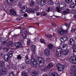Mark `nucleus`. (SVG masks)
<instances>
[{
	"instance_id": "a878e982",
	"label": "nucleus",
	"mask_w": 76,
	"mask_h": 76,
	"mask_svg": "<svg viewBox=\"0 0 76 76\" xmlns=\"http://www.w3.org/2000/svg\"><path fill=\"white\" fill-rule=\"evenodd\" d=\"M30 5L31 7H32V6H35V5H36V4L35 3L34 1H31V3L30 4Z\"/></svg>"
},
{
	"instance_id": "58836bf2",
	"label": "nucleus",
	"mask_w": 76,
	"mask_h": 76,
	"mask_svg": "<svg viewBox=\"0 0 76 76\" xmlns=\"http://www.w3.org/2000/svg\"><path fill=\"white\" fill-rule=\"evenodd\" d=\"M22 19V17L20 16H17V20L18 21H19V20H20Z\"/></svg>"
},
{
	"instance_id": "c85d7f7f",
	"label": "nucleus",
	"mask_w": 76,
	"mask_h": 76,
	"mask_svg": "<svg viewBox=\"0 0 76 76\" xmlns=\"http://www.w3.org/2000/svg\"><path fill=\"white\" fill-rule=\"evenodd\" d=\"M45 1H46V0H42L41 4L42 6H44L45 4Z\"/></svg>"
},
{
	"instance_id": "bf43d9fd",
	"label": "nucleus",
	"mask_w": 76,
	"mask_h": 76,
	"mask_svg": "<svg viewBox=\"0 0 76 76\" xmlns=\"http://www.w3.org/2000/svg\"><path fill=\"white\" fill-rule=\"evenodd\" d=\"M52 41H55L56 40V38H55V37H53L52 38Z\"/></svg>"
},
{
	"instance_id": "f8f14e48",
	"label": "nucleus",
	"mask_w": 76,
	"mask_h": 76,
	"mask_svg": "<svg viewBox=\"0 0 76 76\" xmlns=\"http://www.w3.org/2000/svg\"><path fill=\"white\" fill-rule=\"evenodd\" d=\"M10 58V57L7 54H5L4 57V60L7 62L9 61Z\"/></svg>"
},
{
	"instance_id": "6e6d98bb",
	"label": "nucleus",
	"mask_w": 76,
	"mask_h": 76,
	"mask_svg": "<svg viewBox=\"0 0 76 76\" xmlns=\"http://www.w3.org/2000/svg\"><path fill=\"white\" fill-rule=\"evenodd\" d=\"M72 48L74 50H76V44H74V45L73 46H72Z\"/></svg>"
},
{
	"instance_id": "5fc2aeb1",
	"label": "nucleus",
	"mask_w": 76,
	"mask_h": 76,
	"mask_svg": "<svg viewBox=\"0 0 76 76\" xmlns=\"http://www.w3.org/2000/svg\"><path fill=\"white\" fill-rule=\"evenodd\" d=\"M9 76H15V75L13 74V73L12 72L9 74Z\"/></svg>"
},
{
	"instance_id": "a19ab883",
	"label": "nucleus",
	"mask_w": 76,
	"mask_h": 76,
	"mask_svg": "<svg viewBox=\"0 0 76 76\" xmlns=\"http://www.w3.org/2000/svg\"><path fill=\"white\" fill-rule=\"evenodd\" d=\"M40 15L42 16H45V15H46L47 13L44 12H40Z\"/></svg>"
},
{
	"instance_id": "aec40b11",
	"label": "nucleus",
	"mask_w": 76,
	"mask_h": 76,
	"mask_svg": "<svg viewBox=\"0 0 76 76\" xmlns=\"http://www.w3.org/2000/svg\"><path fill=\"white\" fill-rule=\"evenodd\" d=\"M27 31H26V29L25 28H24L20 32V34H27Z\"/></svg>"
},
{
	"instance_id": "f704fd0d",
	"label": "nucleus",
	"mask_w": 76,
	"mask_h": 76,
	"mask_svg": "<svg viewBox=\"0 0 76 76\" xmlns=\"http://www.w3.org/2000/svg\"><path fill=\"white\" fill-rule=\"evenodd\" d=\"M64 24L65 26H66V27L68 28H70V25L67 23H65Z\"/></svg>"
},
{
	"instance_id": "680f3d73",
	"label": "nucleus",
	"mask_w": 76,
	"mask_h": 76,
	"mask_svg": "<svg viewBox=\"0 0 76 76\" xmlns=\"http://www.w3.org/2000/svg\"><path fill=\"white\" fill-rule=\"evenodd\" d=\"M18 6L19 7H20V8L22 6V5L20 3H19L18 5Z\"/></svg>"
},
{
	"instance_id": "ddd939ff",
	"label": "nucleus",
	"mask_w": 76,
	"mask_h": 76,
	"mask_svg": "<svg viewBox=\"0 0 76 76\" xmlns=\"http://www.w3.org/2000/svg\"><path fill=\"white\" fill-rule=\"evenodd\" d=\"M15 46L16 48H20L22 47V45L20 42H17L15 43Z\"/></svg>"
},
{
	"instance_id": "338daca9",
	"label": "nucleus",
	"mask_w": 76,
	"mask_h": 76,
	"mask_svg": "<svg viewBox=\"0 0 76 76\" xmlns=\"http://www.w3.org/2000/svg\"><path fill=\"white\" fill-rule=\"evenodd\" d=\"M36 8L37 10H39L40 9V7H39L38 6H37L36 7Z\"/></svg>"
},
{
	"instance_id": "e2e57ef3",
	"label": "nucleus",
	"mask_w": 76,
	"mask_h": 76,
	"mask_svg": "<svg viewBox=\"0 0 76 76\" xmlns=\"http://www.w3.org/2000/svg\"><path fill=\"white\" fill-rule=\"evenodd\" d=\"M73 41H74V39L72 38L70 39L69 40V42H72Z\"/></svg>"
},
{
	"instance_id": "cd10ccee",
	"label": "nucleus",
	"mask_w": 76,
	"mask_h": 76,
	"mask_svg": "<svg viewBox=\"0 0 76 76\" xmlns=\"http://www.w3.org/2000/svg\"><path fill=\"white\" fill-rule=\"evenodd\" d=\"M22 76H28V74L25 71H23L21 73Z\"/></svg>"
},
{
	"instance_id": "412c9836",
	"label": "nucleus",
	"mask_w": 76,
	"mask_h": 76,
	"mask_svg": "<svg viewBox=\"0 0 76 76\" xmlns=\"http://www.w3.org/2000/svg\"><path fill=\"white\" fill-rule=\"evenodd\" d=\"M36 48L37 47H36V45H32L31 47V50L33 51H34L35 49H36Z\"/></svg>"
},
{
	"instance_id": "09e8293b",
	"label": "nucleus",
	"mask_w": 76,
	"mask_h": 76,
	"mask_svg": "<svg viewBox=\"0 0 76 76\" xmlns=\"http://www.w3.org/2000/svg\"><path fill=\"white\" fill-rule=\"evenodd\" d=\"M31 40H29L27 41V44L28 45H31Z\"/></svg>"
},
{
	"instance_id": "9d476101",
	"label": "nucleus",
	"mask_w": 76,
	"mask_h": 76,
	"mask_svg": "<svg viewBox=\"0 0 76 76\" xmlns=\"http://www.w3.org/2000/svg\"><path fill=\"white\" fill-rule=\"evenodd\" d=\"M68 39V38L67 37V36H64L62 37H61L60 40L62 42H64L65 41H67Z\"/></svg>"
},
{
	"instance_id": "603ef678",
	"label": "nucleus",
	"mask_w": 76,
	"mask_h": 76,
	"mask_svg": "<svg viewBox=\"0 0 76 76\" xmlns=\"http://www.w3.org/2000/svg\"><path fill=\"white\" fill-rule=\"evenodd\" d=\"M51 25L52 26H56V24L54 22H51Z\"/></svg>"
},
{
	"instance_id": "8fccbe9b",
	"label": "nucleus",
	"mask_w": 76,
	"mask_h": 76,
	"mask_svg": "<svg viewBox=\"0 0 76 76\" xmlns=\"http://www.w3.org/2000/svg\"><path fill=\"white\" fill-rule=\"evenodd\" d=\"M64 10H65V12H66L67 14L69 13V11H70V10L68 9H66L65 8Z\"/></svg>"
},
{
	"instance_id": "c9c22d12",
	"label": "nucleus",
	"mask_w": 76,
	"mask_h": 76,
	"mask_svg": "<svg viewBox=\"0 0 76 76\" xmlns=\"http://www.w3.org/2000/svg\"><path fill=\"white\" fill-rule=\"evenodd\" d=\"M17 58L18 60H21L22 59V56H21L20 55H17Z\"/></svg>"
},
{
	"instance_id": "c03bdc74",
	"label": "nucleus",
	"mask_w": 76,
	"mask_h": 76,
	"mask_svg": "<svg viewBox=\"0 0 76 76\" xmlns=\"http://www.w3.org/2000/svg\"><path fill=\"white\" fill-rule=\"evenodd\" d=\"M65 1L67 3H70L73 1V0H65Z\"/></svg>"
},
{
	"instance_id": "69168bd1",
	"label": "nucleus",
	"mask_w": 76,
	"mask_h": 76,
	"mask_svg": "<svg viewBox=\"0 0 76 76\" xmlns=\"http://www.w3.org/2000/svg\"><path fill=\"white\" fill-rule=\"evenodd\" d=\"M7 2L8 3H11V1H12L13 0H7Z\"/></svg>"
},
{
	"instance_id": "20e7f679",
	"label": "nucleus",
	"mask_w": 76,
	"mask_h": 76,
	"mask_svg": "<svg viewBox=\"0 0 76 76\" xmlns=\"http://www.w3.org/2000/svg\"><path fill=\"white\" fill-rule=\"evenodd\" d=\"M59 7L61 10H65L66 8V5L64 2H62L59 4Z\"/></svg>"
},
{
	"instance_id": "bb28decb",
	"label": "nucleus",
	"mask_w": 76,
	"mask_h": 76,
	"mask_svg": "<svg viewBox=\"0 0 76 76\" xmlns=\"http://www.w3.org/2000/svg\"><path fill=\"white\" fill-rule=\"evenodd\" d=\"M31 75L34 76H37V72L35 71H33L31 73Z\"/></svg>"
},
{
	"instance_id": "7c9ffc66",
	"label": "nucleus",
	"mask_w": 76,
	"mask_h": 76,
	"mask_svg": "<svg viewBox=\"0 0 76 76\" xmlns=\"http://www.w3.org/2000/svg\"><path fill=\"white\" fill-rule=\"evenodd\" d=\"M58 4H56L57 8H56V9H57V12H58V13H61V10L59 8H58L57 7V5H58Z\"/></svg>"
},
{
	"instance_id": "de8ad7c7",
	"label": "nucleus",
	"mask_w": 76,
	"mask_h": 76,
	"mask_svg": "<svg viewBox=\"0 0 76 76\" xmlns=\"http://www.w3.org/2000/svg\"><path fill=\"white\" fill-rule=\"evenodd\" d=\"M73 54L74 56L76 57V50H74L73 51Z\"/></svg>"
},
{
	"instance_id": "a18cd8bd",
	"label": "nucleus",
	"mask_w": 76,
	"mask_h": 76,
	"mask_svg": "<svg viewBox=\"0 0 76 76\" xmlns=\"http://www.w3.org/2000/svg\"><path fill=\"white\" fill-rule=\"evenodd\" d=\"M71 32H76V29L74 28H72L71 31Z\"/></svg>"
},
{
	"instance_id": "f03ea898",
	"label": "nucleus",
	"mask_w": 76,
	"mask_h": 76,
	"mask_svg": "<svg viewBox=\"0 0 76 76\" xmlns=\"http://www.w3.org/2000/svg\"><path fill=\"white\" fill-rule=\"evenodd\" d=\"M56 54L57 56H61V55L62 54H64V56H66L69 54V51L68 50H63L61 48H58L56 50Z\"/></svg>"
},
{
	"instance_id": "052dcab7",
	"label": "nucleus",
	"mask_w": 76,
	"mask_h": 76,
	"mask_svg": "<svg viewBox=\"0 0 76 76\" xmlns=\"http://www.w3.org/2000/svg\"><path fill=\"white\" fill-rule=\"evenodd\" d=\"M3 56V52L2 51H0V57H1Z\"/></svg>"
},
{
	"instance_id": "4d7b16f0",
	"label": "nucleus",
	"mask_w": 76,
	"mask_h": 76,
	"mask_svg": "<svg viewBox=\"0 0 76 76\" xmlns=\"http://www.w3.org/2000/svg\"><path fill=\"white\" fill-rule=\"evenodd\" d=\"M71 45H75V41H72V42H69Z\"/></svg>"
},
{
	"instance_id": "423d86ee",
	"label": "nucleus",
	"mask_w": 76,
	"mask_h": 76,
	"mask_svg": "<svg viewBox=\"0 0 76 76\" xmlns=\"http://www.w3.org/2000/svg\"><path fill=\"white\" fill-rule=\"evenodd\" d=\"M60 47L61 48H62L64 51H66V50H67V45H66V44L65 43H62V45L61 43L60 45Z\"/></svg>"
},
{
	"instance_id": "ea45409f",
	"label": "nucleus",
	"mask_w": 76,
	"mask_h": 76,
	"mask_svg": "<svg viewBox=\"0 0 76 76\" xmlns=\"http://www.w3.org/2000/svg\"><path fill=\"white\" fill-rule=\"evenodd\" d=\"M9 50V48H4L3 51H4V52H5L6 53L8 51V50Z\"/></svg>"
},
{
	"instance_id": "4be33fe9",
	"label": "nucleus",
	"mask_w": 76,
	"mask_h": 76,
	"mask_svg": "<svg viewBox=\"0 0 76 76\" xmlns=\"http://www.w3.org/2000/svg\"><path fill=\"white\" fill-rule=\"evenodd\" d=\"M48 75L49 76H58V74L56 73L50 72Z\"/></svg>"
},
{
	"instance_id": "b1692460",
	"label": "nucleus",
	"mask_w": 76,
	"mask_h": 76,
	"mask_svg": "<svg viewBox=\"0 0 76 76\" xmlns=\"http://www.w3.org/2000/svg\"><path fill=\"white\" fill-rule=\"evenodd\" d=\"M5 62L3 61H0V67H2L3 66H4Z\"/></svg>"
},
{
	"instance_id": "2eb2a0df",
	"label": "nucleus",
	"mask_w": 76,
	"mask_h": 76,
	"mask_svg": "<svg viewBox=\"0 0 76 76\" xmlns=\"http://www.w3.org/2000/svg\"><path fill=\"white\" fill-rule=\"evenodd\" d=\"M50 50L46 49L44 51L45 54L46 56H49L50 54Z\"/></svg>"
},
{
	"instance_id": "dca6fc26",
	"label": "nucleus",
	"mask_w": 76,
	"mask_h": 76,
	"mask_svg": "<svg viewBox=\"0 0 76 76\" xmlns=\"http://www.w3.org/2000/svg\"><path fill=\"white\" fill-rule=\"evenodd\" d=\"M22 12L23 13H25L27 10V6L24 5L23 7L21 9Z\"/></svg>"
},
{
	"instance_id": "1a4fd4ad",
	"label": "nucleus",
	"mask_w": 76,
	"mask_h": 76,
	"mask_svg": "<svg viewBox=\"0 0 76 76\" xmlns=\"http://www.w3.org/2000/svg\"><path fill=\"white\" fill-rule=\"evenodd\" d=\"M67 32V30H63L61 28H60L58 30V33L61 35H63L65 34H66Z\"/></svg>"
},
{
	"instance_id": "4468645a",
	"label": "nucleus",
	"mask_w": 76,
	"mask_h": 76,
	"mask_svg": "<svg viewBox=\"0 0 76 76\" xmlns=\"http://www.w3.org/2000/svg\"><path fill=\"white\" fill-rule=\"evenodd\" d=\"M10 12L12 15L13 16H16L17 15L16 12L13 9H11L10 10Z\"/></svg>"
},
{
	"instance_id": "e433bc0d",
	"label": "nucleus",
	"mask_w": 76,
	"mask_h": 76,
	"mask_svg": "<svg viewBox=\"0 0 76 76\" xmlns=\"http://www.w3.org/2000/svg\"><path fill=\"white\" fill-rule=\"evenodd\" d=\"M48 2L49 3V4L50 5H53V2L52 0H48Z\"/></svg>"
},
{
	"instance_id": "c756f323",
	"label": "nucleus",
	"mask_w": 76,
	"mask_h": 76,
	"mask_svg": "<svg viewBox=\"0 0 76 76\" xmlns=\"http://www.w3.org/2000/svg\"><path fill=\"white\" fill-rule=\"evenodd\" d=\"M2 71L3 72H4V73H6L7 72V68L4 67L2 69Z\"/></svg>"
},
{
	"instance_id": "0e129e2a",
	"label": "nucleus",
	"mask_w": 76,
	"mask_h": 76,
	"mask_svg": "<svg viewBox=\"0 0 76 76\" xmlns=\"http://www.w3.org/2000/svg\"><path fill=\"white\" fill-rule=\"evenodd\" d=\"M63 14L64 15H65L66 14H68L66 12V11H63Z\"/></svg>"
},
{
	"instance_id": "5701e85b",
	"label": "nucleus",
	"mask_w": 76,
	"mask_h": 76,
	"mask_svg": "<svg viewBox=\"0 0 76 76\" xmlns=\"http://www.w3.org/2000/svg\"><path fill=\"white\" fill-rule=\"evenodd\" d=\"M76 4L74 2H72L69 5V7L71 9H73L75 7Z\"/></svg>"
},
{
	"instance_id": "49530a36",
	"label": "nucleus",
	"mask_w": 76,
	"mask_h": 76,
	"mask_svg": "<svg viewBox=\"0 0 76 76\" xmlns=\"http://www.w3.org/2000/svg\"><path fill=\"white\" fill-rule=\"evenodd\" d=\"M25 62L26 64H29L30 61V59H26Z\"/></svg>"
},
{
	"instance_id": "6e6552de",
	"label": "nucleus",
	"mask_w": 76,
	"mask_h": 76,
	"mask_svg": "<svg viewBox=\"0 0 76 76\" xmlns=\"http://www.w3.org/2000/svg\"><path fill=\"white\" fill-rule=\"evenodd\" d=\"M27 13H31L32 12L34 13H35L37 12V10L32 8H27Z\"/></svg>"
},
{
	"instance_id": "2f4dec72",
	"label": "nucleus",
	"mask_w": 76,
	"mask_h": 76,
	"mask_svg": "<svg viewBox=\"0 0 76 76\" xmlns=\"http://www.w3.org/2000/svg\"><path fill=\"white\" fill-rule=\"evenodd\" d=\"M45 36L46 37H47L48 38H51V37H54V34L53 33V34H48V35H46Z\"/></svg>"
},
{
	"instance_id": "39448f33",
	"label": "nucleus",
	"mask_w": 76,
	"mask_h": 76,
	"mask_svg": "<svg viewBox=\"0 0 76 76\" xmlns=\"http://www.w3.org/2000/svg\"><path fill=\"white\" fill-rule=\"evenodd\" d=\"M69 61L72 64H76V58L74 56L71 57L69 59Z\"/></svg>"
},
{
	"instance_id": "864d4df0",
	"label": "nucleus",
	"mask_w": 76,
	"mask_h": 76,
	"mask_svg": "<svg viewBox=\"0 0 76 76\" xmlns=\"http://www.w3.org/2000/svg\"><path fill=\"white\" fill-rule=\"evenodd\" d=\"M19 37V34L16 35L15 34L14 35V38H18Z\"/></svg>"
},
{
	"instance_id": "37998d69",
	"label": "nucleus",
	"mask_w": 76,
	"mask_h": 76,
	"mask_svg": "<svg viewBox=\"0 0 76 76\" xmlns=\"http://www.w3.org/2000/svg\"><path fill=\"white\" fill-rule=\"evenodd\" d=\"M40 41L41 43L45 44V40H44L42 38H41L40 39Z\"/></svg>"
},
{
	"instance_id": "3c124183",
	"label": "nucleus",
	"mask_w": 76,
	"mask_h": 76,
	"mask_svg": "<svg viewBox=\"0 0 76 76\" xmlns=\"http://www.w3.org/2000/svg\"><path fill=\"white\" fill-rule=\"evenodd\" d=\"M29 60L30 59L28 57V55H26V56L25 57V60Z\"/></svg>"
},
{
	"instance_id": "13d9d810",
	"label": "nucleus",
	"mask_w": 76,
	"mask_h": 76,
	"mask_svg": "<svg viewBox=\"0 0 76 76\" xmlns=\"http://www.w3.org/2000/svg\"><path fill=\"white\" fill-rule=\"evenodd\" d=\"M76 10H74L72 12V14H76Z\"/></svg>"
},
{
	"instance_id": "6ab92c4d",
	"label": "nucleus",
	"mask_w": 76,
	"mask_h": 76,
	"mask_svg": "<svg viewBox=\"0 0 76 76\" xmlns=\"http://www.w3.org/2000/svg\"><path fill=\"white\" fill-rule=\"evenodd\" d=\"M71 70L72 72H75L76 70V66L75 65H73L71 67Z\"/></svg>"
},
{
	"instance_id": "f257e3e1",
	"label": "nucleus",
	"mask_w": 76,
	"mask_h": 76,
	"mask_svg": "<svg viewBox=\"0 0 76 76\" xmlns=\"http://www.w3.org/2000/svg\"><path fill=\"white\" fill-rule=\"evenodd\" d=\"M37 63L38 64H39L40 66H41V68L39 69V70L40 71H45L46 70V68L45 67H42V66L44 65V59L41 57H39L37 58Z\"/></svg>"
},
{
	"instance_id": "79ce46f5",
	"label": "nucleus",
	"mask_w": 76,
	"mask_h": 76,
	"mask_svg": "<svg viewBox=\"0 0 76 76\" xmlns=\"http://www.w3.org/2000/svg\"><path fill=\"white\" fill-rule=\"evenodd\" d=\"M52 11V9L51 8L49 7L48 8V10H47V12L48 13H49L50 12Z\"/></svg>"
},
{
	"instance_id": "9b49d317",
	"label": "nucleus",
	"mask_w": 76,
	"mask_h": 76,
	"mask_svg": "<svg viewBox=\"0 0 76 76\" xmlns=\"http://www.w3.org/2000/svg\"><path fill=\"white\" fill-rule=\"evenodd\" d=\"M6 38L5 37H1L0 39V42L2 44H3L4 45H5L7 44V42L5 41Z\"/></svg>"
},
{
	"instance_id": "f3484780",
	"label": "nucleus",
	"mask_w": 76,
	"mask_h": 76,
	"mask_svg": "<svg viewBox=\"0 0 76 76\" xmlns=\"http://www.w3.org/2000/svg\"><path fill=\"white\" fill-rule=\"evenodd\" d=\"M53 64L50 63L48 64L47 66V69H50L51 68L53 67Z\"/></svg>"
},
{
	"instance_id": "0eeeda50",
	"label": "nucleus",
	"mask_w": 76,
	"mask_h": 76,
	"mask_svg": "<svg viewBox=\"0 0 76 76\" xmlns=\"http://www.w3.org/2000/svg\"><path fill=\"white\" fill-rule=\"evenodd\" d=\"M31 64L32 67H35L37 66V63L35 59L34 58L31 59Z\"/></svg>"
},
{
	"instance_id": "393cba45",
	"label": "nucleus",
	"mask_w": 76,
	"mask_h": 76,
	"mask_svg": "<svg viewBox=\"0 0 76 76\" xmlns=\"http://www.w3.org/2000/svg\"><path fill=\"white\" fill-rule=\"evenodd\" d=\"M48 50H51L53 48V45L52 44H50L48 45Z\"/></svg>"
},
{
	"instance_id": "a211bd4d",
	"label": "nucleus",
	"mask_w": 76,
	"mask_h": 76,
	"mask_svg": "<svg viewBox=\"0 0 76 76\" xmlns=\"http://www.w3.org/2000/svg\"><path fill=\"white\" fill-rule=\"evenodd\" d=\"M13 45V42L11 41L8 42V43L7 44V47H11Z\"/></svg>"
},
{
	"instance_id": "72a5a7b5",
	"label": "nucleus",
	"mask_w": 76,
	"mask_h": 76,
	"mask_svg": "<svg viewBox=\"0 0 76 76\" xmlns=\"http://www.w3.org/2000/svg\"><path fill=\"white\" fill-rule=\"evenodd\" d=\"M21 35L22 36L23 38L24 39H26L27 35V33L25 34H22Z\"/></svg>"
},
{
	"instance_id": "774afa93",
	"label": "nucleus",
	"mask_w": 76,
	"mask_h": 76,
	"mask_svg": "<svg viewBox=\"0 0 76 76\" xmlns=\"http://www.w3.org/2000/svg\"><path fill=\"white\" fill-rule=\"evenodd\" d=\"M71 76H75V73H73V72H71Z\"/></svg>"
},
{
	"instance_id": "7ed1b4c3",
	"label": "nucleus",
	"mask_w": 76,
	"mask_h": 76,
	"mask_svg": "<svg viewBox=\"0 0 76 76\" xmlns=\"http://www.w3.org/2000/svg\"><path fill=\"white\" fill-rule=\"evenodd\" d=\"M56 66L59 72H63L64 69V66L60 64H57Z\"/></svg>"
},
{
	"instance_id": "4c0bfd02",
	"label": "nucleus",
	"mask_w": 76,
	"mask_h": 76,
	"mask_svg": "<svg viewBox=\"0 0 76 76\" xmlns=\"http://www.w3.org/2000/svg\"><path fill=\"white\" fill-rule=\"evenodd\" d=\"M9 56L10 57V58H11L12 57V55L13 54V51H11L9 53Z\"/></svg>"
},
{
	"instance_id": "473e14b6",
	"label": "nucleus",
	"mask_w": 76,
	"mask_h": 76,
	"mask_svg": "<svg viewBox=\"0 0 76 76\" xmlns=\"http://www.w3.org/2000/svg\"><path fill=\"white\" fill-rule=\"evenodd\" d=\"M25 64H21L20 66V67L21 69H24V68H25Z\"/></svg>"
}]
</instances>
